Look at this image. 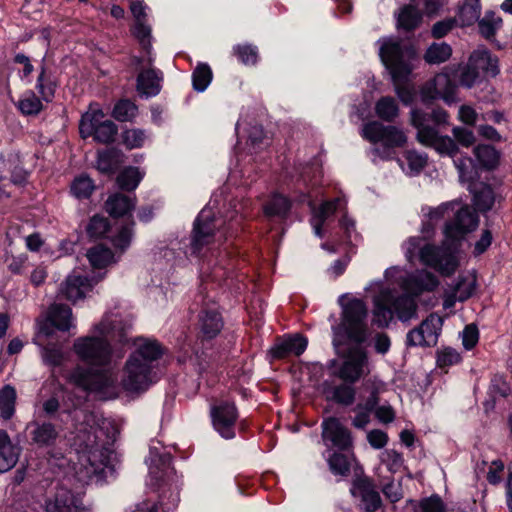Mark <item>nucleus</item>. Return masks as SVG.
Listing matches in <instances>:
<instances>
[{"label": "nucleus", "instance_id": "1", "mask_svg": "<svg viewBox=\"0 0 512 512\" xmlns=\"http://www.w3.org/2000/svg\"><path fill=\"white\" fill-rule=\"evenodd\" d=\"M163 353L158 341L140 337L124 364L120 382L112 369L93 371L77 365L67 374V383L101 399H114L121 389L128 393H142L157 381L155 366Z\"/></svg>", "mask_w": 512, "mask_h": 512}, {"label": "nucleus", "instance_id": "2", "mask_svg": "<svg viewBox=\"0 0 512 512\" xmlns=\"http://www.w3.org/2000/svg\"><path fill=\"white\" fill-rule=\"evenodd\" d=\"M384 277L390 284L397 283L405 294L395 297L394 291L384 287L380 281L372 282L366 288L367 291L375 292L373 322L379 327L388 326L394 314L403 322L415 318V298L435 291L440 284L438 277L425 268L407 272L400 266H392L385 270Z\"/></svg>", "mask_w": 512, "mask_h": 512}, {"label": "nucleus", "instance_id": "3", "mask_svg": "<svg viewBox=\"0 0 512 512\" xmlns=\"http://www.w3.org/2000/svg\"><path fill=\"white\" fill-rule=\"evenodd\" d=\"M455 211L454 220L445 225L444 240L440 246L421 236H411L402 243L401 249L409 264L419 261L442 276L456 272L460 265L457 245L468 232L476 229L479 220L476 212L467 206Z\"/></svg>", "mask_w": 512, "mask_h": 512}, {"label": "nucleus", "instance_id": "4", "mask_svg": "<svg viewBox=\"0 0 512 512\" xmlns=\"http://www.w3.org/2000/svg\"><path fill=\"white\" fill-rule=\"evenodd\" d=\"M79 399L73 402L72 413L74 424V437L72 446L78 455L75 473L79 481L88 483L99 481L107 468L111 450L109 445L115 440V432L110 436L106 432L112 427V423L102 419L88 411L77 409Z\"/></svg>", "mask_w": 512, "mask_h": 512}, {"label": "nucleus", "instance_id": "5", "mask_svg": "<svg viewBox=\"0 0 512 512\" xmlns=\"http://www.w3.org/2000/svg\"><path fill=\"white\" fill-rule=\"evenodd\" d=\"M132 326L130 316L109 312L93 327L90 335L79 337L74 341L73 351L81 361L91 366L87 368L88 370L107 369L112 357L110 341L125 342Z\"/></svg>", "mask_w": 512, "mask_h": 512}, {"label": "nucleus", "instance_id": "6", "mask_svg": "<svg viewBox=\"0 0 512 512\" xmlns=\"http://www.w3.org/2000/svg\"><path fill=\"white\" fill-rule=\"evenodd\" d=\"M381 61L388 69L394 86V91L404 105H411L416 93L413 85L408 83L414 69L415 52L403 47L401 42L393 37L378 40Z\"/></svg>", "mask_w": 512, "mask_h": 512}, {"label": "nucleus", "instance_id": "7", "mask_svg": "<svg viewBox=\"0 0 512 512\" xmlns=\"http://www.w3.org/2000/svg\"><path fill=\"white\" fill-rule=\"evenodd\" d=\"M449 115L442 108H436L431 114H427L418 108H412L410 112L411 125L417 130L416 138L424 146L435 149L441 155L454 157L458 152L455 141L449 136L440 135L434 126L448 124Z\"/></svg>", "mask_w": 512, "mask_h": 512}, {"label": "nucleus", "instance_id": "8", "mask_svg": "<svg viewBox=\"0 0 512 512\" xmlns=\"http://www.w3.org/2000/svg\"><path fill=\"white\" fill-rule=\"evenodd\" d=\"M341 307V323L333 326L334 345H339L343 337L356 343L364 342L368 337L367 306L363 300L350 294L338 298Z\"/></svg>", "mask_w": 512, "mask_h": 512}, {"label": "nucleus", "instance_id": "9", "mask_svg": "<svg viewBox=\"0 0 512 512\" xmlns=\"http://www.w3.org/2000/svg\"><path fill=\"white\" fill-rule=\"evenodd\" d=\"M361 135L375 146L371 152L380 159L394 157V149L403 146L407 137L405 133L395 126H385L378 121H371L362 128Z\"/></svg>", "mask_w": 512, "mask_h": 512}, {"label": "nucleus", "instance_id": "10", "mask_svg": "<svg viewBox=\"0 0 512 512\" xmlns=\"http://www.w3.org/2000/svg\"><path fill=\"white\" fill-rule=\"evenodd\" d=\"M223 224L224 221L221 218H215L210 207L203 208L194 222L190 242L191 253L198 254L204 246L213 243L221 244L225 240Z\"/></svg>", "mask_w": 512, "mask_h": 512}, {"label": "nucleus", "instance_id": "11", "mask_svg": "<svg viewBox=\"0 0 512 512\" xmlns=\"http://www.w3.org/2000/svg\"><path fill=\"white\" fill-rule=\"evenodd\" d=\"M370 372L371 364L367 353L361 348H353L338 365L334 375L342 381L354 384Z\"/></svg>", "mask_w": 512, "mask_h": 512}, {"label": "nucleus", "instance_id": "12", "mask_svg": "<svg viewBox=\"0 0 512 512\" xmlns=\"http://www.w3.org/2000/svg\"><path fill=\"white\" fill-rule=\"evenodd\" d=\"M214 430L224 439H233L236 435L238 410L233 402L220 400L210 408Z\"/></svg>", "mask_w": 512, "mask_h": 512}, {"label": "nucleus", "instance_id": "13", "mask_svg": "<svg viewBox=\"0 0 512 512\" xmlns=\"http://www.w3.org/2000/svg\"><path fill=\"white\" fill-rule=\"evenodd\" d=\"M149 469L150 484L159 487L168 485L173 478V468H171V457L168 453L161 452L158 447H150L149 456L146 460Z\"/></svg>", "mask_w": 512, "mask_h": 512}, {"label": "nucleus", "instance_id": "14", "mask_svg": "<svg viewBox=\"0 0 512 512\" xmlns=\"http://www.w3.org/2000/svg\"><path fill=\"white\" fill-rule=\"evenodd\" d=\"M443 325V319L431 313L422 321L419 327L411 330L406 337L407 344L410 346H434Z\"/></svg>", "mask_w": 512, "mask_h": 512}, {"label": "nucleus", "instance_id": "15", "mask_svg": "<svg viewBox=\"0 0 512 512\" xmlns=\"http://www.w3.org/2000/svg\"><path fill=\"white\" fill-rule=\"evenodd\" d=\"M103 277L101 274L97 279L82 275L78 270H73L62 283L59 294L75 303L82 300L92 290L93 286Z\"/></svg>", "mask_w": 512, "mask_h": 512}, {"label": "nucleus", "instance_id": "16", "mask_svg": "<svg viewBox=\"0 0 512 512\" xmlns=\"http://www.w3.org/2000/svg\"><path fill=\"white\" fill-rule=\"evenodd\" d=\"M476 277L472 273L460 275L457 282L447 288L443 295V308L451 310L456 302L467 300L475 291Z\"/></svg>", "mask_w": 512, "mask_h": 512}, {"label": "nucleus", "instance_id": "17", "mask_svg": "<svg viewBox=\"0 0 512 512\" xmlns=\"http://www.w3.org/2000/svg\"><path fill=\"white\" fill-rule=\"evenodd\" d=\"M299 202L304 203L307 202L311 209L312 217H311V225L314 230V234L318 237H323V232L321 230L322 225L333 213L336 211H342L345 208V203L342 199L337 198L333 201H327L323 203L318 209L314 207L313 201L310 195L303 194L301 195Z\"/></svg>", "mask_w": 512, "mask_h": 512}, {"label": "nucleus", "instance_id": "18", "mask_svg": "<svg viewBox=\"0 0 512 512\" xmlns=\"http://www.w3.org/2000/svg\"><path fill=\"white\" fill-rule=\"evenodd\" d=\"M350 491L353 497L360 500L362 507L367 512L376 511L382 504L379 493L373 483L366 477L355 479Z\"/></svg>", "mask_w": 512, "mask_h": 512}, {"label": "nucleus", "instance_id": "19", "mask_svg": "<svg viewBox=\"0 0 512 512\" xmlns=\"http://www.w3.org/2000/svg\"><path fill=\"white\" fill-rule=\"evenodd\" d=\"M147 9L148 7L144 4L143 0H134L130 4V10L135 19L132 33L142 48L149 53L151 48V28L146 24Z\"/></svg>", "mask_w": 512, "mask_h": 512}, {"label": "nucleus", "instance_id": "20", "mask_svg": "<svg viewBox=\"0 0 512 512\" xmlns=\"http://www.w3.org/2000/svg\"><path fill=\"white\" fill-rule=\"evenodd\" d=\"M321 391L325 399L337 404L349 406L355 400L356 390L353 383L336 382L335 379H327L321 385Z\"/></svg>", "mask_w": 512, "mask_h": 512}, {"label": "nucleus", "instance_id": "21", "mask_svg": "<svg viewBox=\"0 0 512 512\" xmlns=\"http://www.w3.org/2000/svg\"><path fill=\"white\" fill-rule=\"evenodd\" d=\"M46 512H87L79 496L65 487H59L46 502Z\"/></svg>", "mask_w": 512, "mask_h": 512}, {"label": "nucleus", "instance_id": "22", "mask_svg": "<svg viewBox=\"0 0 512 512\" xmlns=\"http://www.w3.org/2000/svg\"><path fill=\"white\" fill-rule=\"evenodd\" d=\"M48 324L61 331H69L71 328H74L75 324L71 308L64 304H53L48 312L47 323L40 327V334L45 336L51 334Z\"/></svg>", "mask_w": 512, "mask_h": 512}, {"label": "nucleus", "instance_id": "23", "mask_svg": "<svg viewBox=\"0 0 512 512\" xmlns=\"http://www.w3.org/2000/svg\"><path fill=\"white\" fill-rule=\"evenodd\" d=\"M322 437L325 442L340 450H346L351 446L352 440L349 431L336 418H328L323 424Z\"/></svg>", "mask_w": 512, "mask_h": 512}, {"label": "nucleus", "instance_id": "24", "mask_svg": "<svg viewBox=\"0 0 512 512\" xmlns=\"http://www.w3.org/2000/svg\"><path fill=\"white\" fill-rule=\"evenodd\" d=\"M322 437L325 442L340 450H346L351 446L352 440L349 431L336 418H328L323 424Z\"/></svg>", "mask_w": 512, "mask_h": 512}, {"label": "nucleus", "instance_id": "25", "mask_svg": "<svg viewBox=\"0 0 512 512\" xmlns=\"http://www.w3.org/2000/svg\"><path fill=\"white\" fill-rule=\"evenodd\" d=\"M469 61L472 67L478 70L481 75L494 77L499 73L498 58L485 48H478L473 51Z\"/></svg>", "mask_w": 512, "mask_h": 512}, {"label": "nucleus", "instance_id": "26", "mask_svg": "<svg viewBox=\"0 0 512 512\" xmlns=\"http://www.w3.org/2000/svg\"><path fill=\"white\" fill-rule=\"evenodd\" d=\"M307 347V339L301 335L295 334L288 336L279 341L271 349V353L275 358H284L288 355H300Z\"/></svg>", "mask_w": 512, "mask_h": 512}, {"label": "nucleus", "instance_id": "27", "mask_svg": "<svg viewBox=\"0 0 512 512\" xmlns=\"http://www.w3.org/2000/svg\"><path fill=\"white\" fill-rule=\"evenodd\" d=\"M20 448L12 444L5 430H0V473L12 469L19 458Z\"/></svg>", "mask_w": 512, "mask_h": 512}, {"label": "nucleus", "instance_id": "28", "mask_svg": "<svg viewBox=\"0 0 512 512\" xmlns=\"http://www.w3.org/2000/svg\"><path fill=\"white\" fill-rule=\"evenodd\" d=\"M162 73L155 69H147L139 73L137 90L140 94L151 97L156 96L161 89Z\"/></svg>", "mask_w": 512, "mask_h": 512}, {"label": "nucleus", "instance_id": "29", "mask_svg": "<svg viewBox=\"0 0 512 512\" xmlns=\"http://www.w3.org/2000/svg\"><path fill=\"white\" fill-rule=\"evenodd\" d=\"M33 443L38 446L52 445L58 437L55 426L51 423L32 422L27 426Z\"/></svg>", "mask_w": 512, "mask_h": 512}, {"label": "nucleus", "instance_id": "30", "mask_svg": "<svg viewBox=\"0 0 512 512\" xmlns=\"http://www.w3.org/2000/svg\"><path fill=\"white\" fill-rule=\"evenodd\" d=\"M87 259L94 270H102L118 261L111 249L103 245H96L87 251Z\"/></svg>", "mask_w": 512, "mask_h": 512}, {"label": "nucleus", "instance_id": "31", "mask_svg": "<svg viewBox=\"0 0 512 512\" xmlns=\"http://www.w3.org/2000/svg\"><path fill=\"white\" fill-rule=\"evenodd\" d=\"M222 318L215 307L206 308L200 315L201 332L206 338L215 337L222 329Z\"/></svg>", "mask_w": 512, "mask_h": 512}, {"label": "nucleus", "instance_id": "32", "mask_svg": "<svg viewBox=\"0 0 512 512\" xmlns=\"http://www.w3.org/2000/svg\"><path fill=\"white\" fill-rule=\"evenodd\" d=\"M105 115L98 105H90L89 110L82 115L79 129L83 138L92 136V131L105 122Z\"/></svg>", "mask_w": 512, "mask_h": 512}, {"label": "nucleus", "instance_id": "33", "mask_svg": "<svg viewBox=\"0 0 512 512\" xmlns=\"http://www.w3.org/2000/svg\"><path fill=\"white\" fill-rule=\"evenodd\" d=\"M458 206L457 202L442 203L437 207H424L422 212L428 218L427 226H424L423 232L429 233L433 229V225L455 212V207Z\"/></svg>", "mask_w": 512, "mask_h": 512}, {"label": "nucleus", "instance_id": "34", "mask_svg": "<svg viewBox=\"0 0 512 512\" xmlns=\"http://www.w3.org/2000/svg\"><path fill=\"white\" fill-rule=\"evenodd\" d=\"M134 205L132 198L116 193L107 199L105 207L111 216L123 217L132 211Z\"/></svg>", "mask_w": 512, "mask_h": 512}, {"label": "nucleus", "instance_id": "35", "mask_svg": "<svg viewBox=\"0 0 512 512\" xmlns=\"http://www.w3.org/2000/svg\"><path fill=\"white\" fill-rule=\"evenodd\" d=\"M35 88L44 102L49 103L53 100L57 88V82L54 76L51 73H48L44 66L41 67Z\"/></svg>", "mask_w": 512, "mask_h": 512}, {"label": "nucleus", "instance_id": "36", "mask_svg": "<svg viewBox=\"0 0 512 512\" xmlns=\"http://www.w3.org/2000/svg\"><path fill=\"white\" fill-rule=\"evenodd\" d=\"M432 80L437 87L439 98L447 104L456 102V85L451 80V75L448 72L440 73Z\"/></svg>", "mask_w": 512, "mask_h": 512}, {"label": "nucleus", "instance_id": "37", "mask_svg": "<svg viewBox=\"0 0 512 512\" xmlns=\"http://www.w3.org/2000/svg\"><path fill=\"white\" fill-rule=\"evenodd\" d=\"M43 102L42 98L38 97L34 91L27 90L21 95L17 102V108L24 115H37L44 108Z\"/></svg>", "mask_w": 512, "mask_h": 512}, {"label": "nucleus", "instance_id": "38", "mask_svg": "<svg viewBox=\"0 0 512 512\" xmlns=\"http://www.w3.org/2000/svg\"><path fill=\"white\" fill-rule=\"evenodd\" d=\"M480 0H465L459 9L457 20L461 26H470L480 18Z\"/></svg>", "mask_w": 512, "mask_h": 512}, {"label": "nucleus", "instance_id": "39", "mask_svg": "<svg viewBox=\"0 0 512 512\" xmlns=\"http://www.w3.org/2000/svg\"><path fill=\"white\" fill-rule=\"evenodd\" d=\"M375 113L384 121H394L399 115L398 103L391 96H383L375 104Z\"/></svg>", "mask_w": 512, "mask_h": 512}, {"label": "nucleus", "instance_id": "40", "mask_svg": "<svg viewBox=\"0 0 512 512\" xmlns=\"http://www.w3.org/2000/svg\"><path fill=\"white\" fill-rule=\"evenodd\" d=\"M145 172L136 167H127L117 177L118 186L127 191H133L137 188L144 177Z\"/></svg>", "mask_w": 512, "mask_h": 512}, {"label": "nucleus", "instance_id": "41", "mask_svg": "<svg viewBox=\"0 0 512 512\" xmlns=\"http://www.w3.org/2000/svg\"><path fill=\"white\" fill-rule=\"evenodd\" d=\"M405 160L407 166L398 160L402 170L411 176L419 174L427 163V157L425 154L419 153L415 150H409L405 153Z\"/></svg>", "mask_w": 512, "mask_h": 512}, {"label": "nucleus", "instance_id": "42", "mask_svg": "<svg viewBox=\"0 0 512 512\" xmlns=\"http://www.w3.org/2000/svg\"><path fill=\"white\" fill-rule=\"evenodd\" d=\"M16 390L11 385L0 389V412L5 420L10 419L15 412Z\"/></svg>", "mask_w": 512, "mask_h": 512}, {"label": "nucleus", "instance_id": "43", "mask_svg": "<svg viewBox=\"0 0 512 512\" xmlns=\"http://www.w3.org/2000/svg\"><path fill=\"white\" fill-rule=\"evenodd\" d=\"M291 207L290 201L283 195L274 194L264 206L265 215L268 217H284Z\"/></svg>", "mask_w": 512, "mask_h": 512}, {"label": "nucleus", "instance_id": "44", "mask_svg": "<svg viewBox=\"0 0 512 512\" xmlns=\"http://www.w3.org/2000/svg\"><path fill=\"white\" fill-rule=\"evenodd\" d=\"M421 21V13L412 5L404 6L397 15V25L405 30H412Z\"/></svg>", "mask_w": 512, "mask_h": 512}, {"label": "nucleus", "instance_id": "45", "mask_svg": "<svg viewBox=\"0 0 512 512\" xmlns=\"http://www.w3.org/2000/svg\"><path fill=\"white\" fill-rule=\"evenodd\" d=\"M138 113V107L130 100L123 99L117 102L112 111V116L120 122L132 121Z\"/></svg>", "mask_w": 512, "mask_h": 512}, {"label": "nucleus", "instance_id": "46", "mask_svg": "<svg viewBox=\"0 0 512 512\" xmlns=\"http://www.w3.org/2000/svg\"><path fill=\"white\" fill-rule=\"evenodd\" d=\"M377 404L375 392H372L364 405L359 404L356 407V416L353 419V425L356 428H364L370 421V412Z\"/></svg>", "mask_w": 512, "mask_h": 512}, {"label": "nucleus", "instance_id": "47", "mask_svg": "<svg viewBox=\"0 0 512 512\" xmlns=\"http://www.w3.org/2000/svg\"><path fill=\"white\" fill-rule=\"evenodd\" d=\"M451 47L446 43H434L425 53V60L429 64H439L445 62L451 56Z\"/></svg>", "mask_w": 512, "mask_h": 512}, {"label": "nucleus", "instance_id": "48", "mask_svg": "<svg viewBox=\"0 0 512 512\" xmlns=\"http://www.w3.org/2000/svg\"><path fill=\"white\" fill-rule=\"evenodd\" d=\"M474 155L481 167L493 168L498 162V153L490 145H478L474 149Z\"/></svg>", "mask_w": 512, "mask_h": 512}, {"label": "nucleus", "instance_id": "49", "mask_svg": "<svg viewBox=\"0 0 512 512\" xmlns=\"http://www.w3.org/2000/svg\"><path fill=\"white\" fill-rule=\"evenodd\" d=\"M212 80V71L207 64H198L192 74L193 88L198 92L207 89Z\"/></svg>", "mask_w": 512, "mask_h": 512}, {"label": "nucleus", "instance_id": "50", "mask_svg": "<svg viewBox=\"0 0 512 512\" xmlns=\"http://www.w3.org/2000/svg\"><path fill=\"white\" fill-rule=\"evenodd\" d=\"M94 188L93 181L87 175H80L71 183L70 190L74 197L86 199L92 194Z\"/></svg>", "mask_w": 512, "mask_h": 512}, {"label": "nucleus", "instance_id": "51", "mask_svg": "<svg viewBox=\"0 0 512 512\" xmlns=\"http://www.w3.org/2000/svg\"><path fill=\"white\" fill-rule=\"evenodd\" d=\"M478 21L479 31L485 38L492 37L502 23L501 19L494 12H487L485 16Z\"/></svg>", "mask_w": 512, "mask_h": 512}, {"label": "nucleus", "instance_id": "52", "mask_svg": "<svg viewBox=\"0 0 512 512\" xmlns=\"http://www.w3.org/2000/svg\"><path fill=\"white\" fill-rule=\"evenodd\" d=\"M462 182H470L477 176L476 166L471 158L463 157L454 160Z\"/></svg>", "mask_w": 512, "mask_h": 512}, {"label": "nucleus", "instance_id": "53", "mask_svg": "<svg viewBox=\"0 0 512 512\" xmlns=\"http://www.w3.org/2000/svg\"><path fill=\"white\" fill-rule=\"evenodd\" d=\"M147 138L146 132L141 129H128L122 133V142L128 149L142 147Z\"/></svg>", "mask_w": 512, "mask_h": 512}, {"label": "nucleus", "instance_id": "54", "mask_svg": "<svg viewBox=\"0 0 512 512\" xmlns=\"http://www.w3.org/2000/svg\"><path fill=\"white\" fill-rule=\"evenodd\" d=\"M402 480L399 479L398 481H388L383 482L381 480V490L386 499H388L392 503H396L400 501L404 497V490L402 487Z\"/></svg>", "mask_w": 512, "mask_h": 512}, {"label": "nucleus", "instance_id": "55", "mask_svg": "<svg viewBox=\"0 0 512 512\" xmlns=\"http://www.w3.org/2000/svg\"><path fill=\"white\" fill-rule=\"evenodd\" d=\"M117 134V126L111 120H105L95 131H92L94 139L101 143H109Z\"/></svg>", "mask_w": 512, "mask_h": 512}, {"label": "nucleus", "instance_id": "56", "mask_svg": "<svg viewBox=\"0 0 512 512\" xmlns=\"http://www.w3.org/2000/svg\"><path fill=\"white\" fill-rule=\"evenodd\" d=\"M381 463L386 466L387 470L395 474L400 471L403 466V458L401 454L394 450H386L381 453Z\"/></svg>", "mask_w": 512, "mask_h": 512}, {"label": "nucleus", "instance_id": "57", "mask_svg": "<svg viewBox=\"0 0 512 512\" xmlns=\"http://www.w3.org/2000/svg\"><path fill=\"white\" fill-rule=\"evenodd\" d=\"M474 204L480 211L489 210L494 204L493 191L488 186H483L474 195Z\"/></svg>", "mask_w": 512, "mask_h": 512}, {"label": "nucleus", "instance_id": "58", "mask_svg": "<svg viewBox=\"0 0 512 512\" xmlns=\"http://www.w3.org/2000/svg\"><path fill=\"white\" fill-rule=\"evenodd\" d=\"M458 78L461 86L471 88L480 80L481 74L478 70L472 67L468 60L467 65L460 69Z\"/></svg>", "mask_w": 512, "mask_h": 512}, {"label": "nucleus", "instance_id": "59", "mask_svg": "<svg viewBox=\"0 0 512 512\" xmlns=\"http://www.w3.org/2000/svg\"><path fill=\"white\" fill-rule=\"evenodd\" d=\"M238 59L244 65H254L258 59L257 47L252 45H237L233 48Z\"/></svg>", "mask_w": 512, "mask_h": 512}, {"label": "nucleus", "instance_id": "60", "mask_svg": "<svg viewBox=\"0 0 512 512\" xmlns=\"http://www.w3.org/2000/svg\"><path fill=\"white\" fill-rule=\"evenodd\" d=\"M109 229L108 220L102 216H93L88 224L87 232L91 237H102Z\"/></svg>", "mask_w": 512, "mask_h": 512}, {"label": "nucleus", "instance_id": "61", "mask_svg": "<svg viewBox=\"0 0 512 512\" xmlns=\"http://www.w3.org/2000/svg\"><path fill=\"white\" fill-rule=\"evenodd\" d=\"M117 165L116 153L108 150L98 154L97 168L103 173L112 172Z\"/></svg>", "mask_w": 512, "mask_h": 512}, {"label": "nucleus", "instance_id": "62", "mask_svg": "<svg viewBox=\"0 0 512 512\" xmlns=\"http://www.w3.org/2000/svg\"><path fill=\"white\" fill-rule=\"evenodd\" d=\"M330 470L336 475H345L349 471L348 458L341 453H333L328 460Z\"/></svg>", "mask_w": 512, "mask_h": 512}, {"label": "nucleus", "instance_id": "63", "mask_svg": "<svg viewBox=\"0 0 512 512\" xmlns=\"http://www.w3.org/2000/svg\"><path fill=\"white\" fill-rule=\"evenodd\" d=\"M41 357L43 362L48 366H59L63 360L61 349L56 347H42Z\"/></svg>", "mask_w": 512, "mask_h": 512}, {"label": "nucleus", "instance_id": "64", "mask_svg": "<svg viewBox=\"0 0 512 512\" xmlns=\"http://www.w3.org/2000/svg\"><path fill=\"white\" fill-rule=\"evenodd\" d=\"M416 512H445V506L438 496L423 499Z\"/></svg>", "mask_w": 512, "mask_h": 512}]
</instances>
